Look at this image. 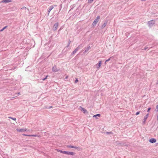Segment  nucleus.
<instances>
[{
	"label": "nucleus",
	"mask_w": 158,
	"mask_h": 158,
	"mask_svg": "<svg viewBox=\"0 0 158 158\" xmlns=\"http://www.w3.org/2000/svg\"><path fill=\"white\" fill-rule=\"evenodd\" d=\"M83 47V45L82 44L79 45L76 48L73 52L71 53V55H73L79 49Z\"/></svg>",
	"instance_id": "nucleus-1"
},
{
	"label": "nucleus",
	"mask_w": 158,
	"mask_h": 158,
	"mask_svg": "<svg viewBox=\"0 0 158 158\" xmlns=\"http://www.w3.org/2000/svg\"><path fill=\"white\" fill-rule=\"evenodd\" d=\"M100 19V16H98L95 19V20L93 22L92 25L93 26H95L96 25L97 23L99 21V20Z\"/></svg>",
	"instance_id": "nucleus-2"
},
{
	"label": "nucleus",
	"mask_w": 158,
	"mask_h": 158,
	"mask_svg": "<svg viewBox=\"0 0 158 158\" xmlns=\"http://www.w3.org/2000/svg\"><path fill=\"white\" fill-rule=\"evenodd\" d=\"M155 23V21L152 20L151 21H150L148 22V24L149 25V27H150L152 26L153 25H154Z\"/></svg>",
	"instance_id": "nucleus-3"
},
{
	"label": "nucleus",
	"mask_w": 158,
	"mask_h": 158,
	"mask_svg": "<svg viewBox=\"0 0 158 158\" xmlns=\"http://www.w3.org/2000/svg\"><path fill=\"white\" fill-rule=\"evenodd\" d=\"M58 24H59V23L57 22V23H55L54 25L53 26V28H52V30L53 31H56V30L57 27H58Z\"/></svg>",
	"instance_id": "nucleus-4"
},
{
	"label": "nucleus",
	"mask_w": 158,
	"mask_h": 158,
	"mask_svg": "<svg viewBox=\"0 0 158 158\" xmlns=\"http://www.w3.org/2000/svg\"><path fill=\"white\" fill-rule=\"evenodd\" d=\"M54 6H56V5H53L50 6L48 9V16L49 15V14L50 11L53 8Z\"/></svg>",
	"instance_id": "nucleus-5"
},
{
	"label": "nucleus",
	"mask_w": 158,
	"mask_h": 158,
	"mask_svg": "<svg viewBox=\"0 0 158 158\" xmlns=\"http://www.w3.org/2000/svg\"><path fill=\"white\" fill-rule=\"evenodd\" d=\"M64 154L68 155H73L75 154L73 152H67V151H64Z\"/></svg>",
	"instance_id": "nucleus-6"
},
{
	"label": "nucleus",
	"mask_w": 158,
	"mask_h": 158,
	"mask_svg": "<svg viewBox=\"0 0 158 158\" xmlns=\"http://www.w3.org/2000/svg\"><path fill=\"white\" fill-rule=\"evenodd\" d=\"M148 114L146 116H145L144 117V119L143 121V124H145V121L148 118Z\"/></svg>",
	"instance_id": "nucleus-7"
},
{
	"label": "nucleus",
	"mask_w": 158,
	"mask_h": 158,
	"mask_svg": "<svg viewBox=\"0 0 158 158\" xmlns=\"http://www.w3.org/2000/svg\"><path fill=\"white\" fill-rule=\"evenodd\" d=\"M52 70L54 72H57L59 71V70L57 69L56 66L53 67L52 68Z\"/></svg>",
	"instance_id": "nucleus-8"
},
{
	"label": "nucleus",
	"mask_w": 158,
	"mask_h": 158,
	"mask_svg": "<svg viewBox=\"0 0 158 158\" xmlns=\"http://www.w3.org/2000/svg\"><path fill=\"white\" fill-rule=\"evenodd\" d=\"M156 140L154 138H151L149 140V142L151 143H154L156 142Z\"/></svg>",
	"instance_id": "nucleus-9"
},
{
	"label": "nucleus",
	"mask_w": 158,
	"mask_h": 158,
	"mask_svg": "<svg viewBox=\"0 0 158 158\" xmlns=\"http://www.w3.org/2000/svg\"><path fill=\"white\" fill-rule=\"evenodd\" d=\"M21 9L23 10V11H25V12H28L29 11L28 9H27V8L25 7H24L21 8Z\"/></svg>",
	"instance_id": "nucleus-10"
},
{
	"label": "nucleus",
	"mask_w": 158,
	"mask_h": 158,
	"mask_svg": "<svg viewBox=\"0 0 158 158\" xmlns=\"http://www.w3.org/2000/svg\"><path fill=\"white\" fill-rule=\"evenodd\" d=\"M102 61H99L98 64L96 65V67L98 69H99L101 66Z\"/></svg>",
	"instance_id": "nucleus-11"
},
{
	"label": "nucleus",
	"mask_w": 158,
	"mask_h": 158,
	"mask_svg": "<svg viewBox=\"0 0 158 158\" xmlns=\"http://www.w3.org/2000/svg\"><path fill=\"white\" fill-rule=\"evenodd\" d=\"M11 1L10 0H3L0 3H7L10 2Z\"/></svg>",
	"instance_id": "nucleus-12"
},
{
	"label": "nucleus",
	"mask_w": 158,
	"mask_h": 158,
	"mask_svg": "<svg viewBox=\"0 0 158 158\" xmlns=\"http://www.w3.org/2000/svg\"><path fill=\"white\" fill-rule=\"evenodd\" d=\"M16 130L19 132L25 131H26V129H17Z\"/></svg>",
	"instance_id": "nucleus-13"
},
{
	"label": "nucleus",
	"mask_w": 158,
	"mask_h": 158,
	"mask_svg": "<svg viewBox=\"0 0 158 158\" xmlns=\"http://www.w3.org/2000/svg\"><path fill=\"white\" fill-rule=\"evenodd\" d=\"M107 21H105L104 22V23L102 25L101 28L102 29H103V28H104L105 27L106 25H107Z\"/></svg>",
	"instance_id": "nucleus-14"
},
{
	"label": "nucleus",
	"mask_w": 158,
	"mask_h": 158,
	"mask_svg": "<svg viewBox=\"0 0 158 158\" xmlns=\"http://www.w3.org/2000/svg\"><path fill=\"white\" fill-rule=\"evenodd\" d=\"M81 107V110L82 111L84 114L88 113V112L84 108H82Z\"/></svg>",
	"instance_id": "nucleus-15"
},
{
	"label": "nucleus",
	"mask_w": 158,
	"mask_h": 158,
	"mask_svg": "<svg viewBox=\"0 0 158 158\" xmlns=\"http://www.w3.org/2000/svg\"><path fill=\"white\" fill-rule=\"evenodd\" d=\"M91 49V47L90 46H89L87 48H86L85 49V51L84 52V53L85 52H87L89 50H90Z\"/></svg>",
	"instance_id": "nucleus-16"
},
{
	"label": "nucleus",
	"mask_w": 158,
	"mask_h": 158,
	"mask_svg": "<svg viewBox=\"0 0 158 158\" xmlns=\"http://www.w3.org/2000/svg\"><path fill=\"white\" fill-rule=\"evenodd\" d=\"M100 114H98L96 115H94L93 116V117H96L98 116L100 117Z\"/></svg>",
	"instance_id": "nucleus-17"
},
{
	"label": "nucleus",
	"mask_w": 158,
	"mask_h": 158,
	"mask_svg": "<svg viewBox=\"0 0 158 158\" xmlns=\"http://www.w3.org/2000/svg\"><path fill=\"white\" fill-rule=\"evenodd\" d=\"M7 27V26H6L4 27L2 29L0 30V32L3 31Z\"/></svg>",
	"instance_id": "nucleus-18"
},
{
	"label": "nucleus",
	"mask_w": 158,
	"mask_h": 158,
	"mask_svg": "<svg viewBox=\"0 0 158 158\" xmlns=\"http://www.w3.org/2000/svg\"><path fill=\"white\" fill-rule=\"evenodd\" d=\"M74 148H75L76 149H77L78 150L80 151L81 148L77 147V146H74Z\"/></svg>",
	"instance_id": "nucleus-19"
},
{
	"label": "nucleus",
	"mask_w": 158,
	"mask_h": 158,
	"mask_svg": "<svg viewBox=\"0 0 158 158\" xmlns=\"http://www.w3.org/2000/svg\"><path fill=\"white\" fill-rule=\"evenodd\" d=\"M106 134L107 135H110V134L113 135V133L112 132H106Z\"/></svg>",
	"instance_id": "nucleus-20"
},
{
	"label": "nucleus",
	"mask_w": 158,
	"mask_h": 158,
	"mask_svg": "<svg viewBox=\"0 0 158 158\" xmlns=\"http://www.w3.org/2000/svg\"><path fill=\"white\" fill-rule=\"evenodd\" d=\"M57 151L58 152H60L61 153H63V154H64V152L65 151H62V150H57Z\"/></svg>",
	"instance_id": "nucleus-21"
},
{
	"label": "nucleus",
	"mask_w": 158,
	"mask_h": 158,
	"mask_svg": "<svg viewBox=\"0 0 158 158\" xmlns=\"http://www.w3.org/2000/svg\"><path fill=\"white\" fill-rule=\"evenodd\" d=\"M94 0H88V3H91Z\"/></svg>",
	"instance_id": "nucleus-22"
},
{
	"label": "nucleus",
	"mask_w": 158,
	"mask_h": 158,
	"mask_svg": "<svg viewBox=\"0 0 158 158\" xmlns=\"http://www.w3.org/2000/svg\"><path fill=\"white\" fill-rule=\"evenodd\" d=\"M112 58V57H111L110 58H109L107 60H106V61H105V64H106V62L109 61H110V59H111Z\"/></svg>",
	"instance_id": "nucleus-23"
},
{
	"label": "nucleus",
	"mask_w": 158,
	"mask_h": 158,
	"mask_svg": "<svg viewBox=\"0 0 158 158\" xmlns=\"http://www.w3.org/2000/svg\"><path fill=\"white\" fill-rule=\"evenodd\" d=\"M67 147L68 148H74V146H71V145H68L67 146Z\"/></svg>",
	"instance_id": "nucleus-24"
},
{
	"label": "nucleus",
	"mask_w": 158,
	"mask_h": 158,
	"mask_svg": "<svg viewBox=\"0 0 158 158\" xmlns=\"http://www.w3.org/2000/svg\"><path fill=\"white\" fill-rule=\"evenodd\" d=\"M9 118H11L12 119H13V120H16V118H13L12 117H8Z\"/></svg>",
	"instance_id": "nucleus-25"
},
{
	"label": "nucleus",
	"mask_w": 158,
	"mask_h": 158,
	"mask_svg": "<svg viewBox=\"0 0 158 158\" xmlns=\"http://www.w3.org/2000/svg\"><path fill=\"white\" fill-rule=\"evenodd\" d=\"M156 112H157L158 111V105H157L156 106Z\"/></svg>",
	"instance_id": "nucleus-26"
},
{
	"label": "nucleus",
	"mask_w": 158,
	"mask_h": 158,
	"mask_svg": "<svg viewBox=\"0 0 158 158\" xmlns=\"http://www.w3.org/2000/svg\"><path fill=\"white\" fill-rule=\"evenodd\" d=\"M48 77V75H47L46 77L44 78V79H43V81H44L47 78V77Z\"/></svg>",
	"instance_id": "nucleus-27"
},
{
	"label": "nucleus",
	"mask_w": 158,
	"mask_h": 158,
	"mask_svg": "<svg viewBox=\"0 0 158 158\" xmlns=\"http://www.w3.org/2000/svg\"><path fill=\"white\" fill-rule=\"evenodd\" d=\"M78 81V79L77 78H76V80L75 81V83H77Z\"/></svg>",
	"instance_id": "nucleus-28"
},
{
	"label": "nucleus",
	"mask_w": 158,
	"mask_h": 158,
	"mask_svg": "<svg viewBox=\"0 0 158 158\" xmlns=\"http://www.w3.org/2000/svg\"><path fill=\"white\" fill-rule=\"evenodd\" d=\"M29 136H34V137H35L36 136L35 135H28Z\"/></svg>",
	"instance_id": "nucleus-29"
},
{
	"label": "nucleus",
	"mask_w": 158,
	"mask_h": 158,
	"mask_svg": "<svg viewBox=\"0 0 158 158\" xmlns=\"http://www.w3.org/2000/svg\"><path fill=\"white\" fill-rule=\"evenodd\" d=\"M151 109V108H150V107L148 108V109L147 112H149V111Z\"/></svg>",
	"instance_id": "nucleus-30"
},
{
	"label": "nucleus",
	"mask_w": 158,
	"mask_h": 158,
	"mask_svg": "<svg viewBox=\"0 0 158 158\" xmlns=\"http://www.w3.org/2000/svg\"><path fill=\"white\" fill-rule=\"evenodd\" d=\"M139 113H140L139 111L137 112L136 113V115H138L139 114Z\"/></svg>",
	"instance_id": "nucleus-31"
},
{
	"label": "nucleus",
	"mask_w": 158,
	"mask_h": 158,
	"mask_svg": "<svg viewBox=\"0 0 158 158\" xmlns=\"http://www.w3.org/2000/svg\"><path fill=\"white\" fill-rule=\"evenodd\" d=\"M15 94H18V95H20V92H19V93H16Z\"/></svg>",
	"instance_id": "nucleus-32"
},
{
	"label": "nucleus",
	"mask_w": 158,
	"mask_h": 158,
	"mask_svg": "<svg viewBox=\"0 0 158 158\" xmlns=\"http://www.w3.org/2000/svg\"><path fill=\"white\" fill-rule=\"evenodd\" d=\"M70 43H71V41L70 40H69V42H68V44H70Z\"/></svg>",
	"instance_id": "nucleus-33"
},
{
	"label": "nucleus",
	"mask_w": 158,
	"mask_h": 158,
	"mask_svg": "<svg viewBox=\"0 0 158 158\" xmlns=\"http://www.w3.org/2000/svg\"><path fill=\"white\" fill-rule=\"evenodd\" d=\"M69 45H70V44H68V45H67L66 47H68L69 46Z\"/></svg>",
	"instance_id": "nucleus-34"
},
{
	"label": "nucleus",
	"mask_w": 158,
	"mask_h": 158,
	"mask_svg": "<svg viewBox=\"0 0 158 158\" xmlns=\"http://www.w3.org/2000/svg\"><path fill=\"white\" fill-rule=\"evenodd\" d=\"M148 48V47H145V48H144V49L145 50H146V49H147Z\"/></svg>",
	"instance_id": "nucleus-35"
},
{
	"label": "nucleus",
	"mask_w": 158,
	"mask_h": 158,
	"mask_svg": "<svg viewBox=\"0 0 158 158\" xmlns=\"http://www.w3.org/2000/svg\"><path fill=\"white\" fill-rule=\"evenodd\" d=\"M68 78V76H66L65 77V79H67V78Z\"/></svg>",
	"instance_id": "nucleus-36"
},
{
	"label": "nucleus",
	"mask_w": 158,
	"mask_h": 158,
	"mask_svg": "<svg viewBox=\"0 0 158 158\" xmlns=\"http://www.w3.org/2000/svg\"><path fill=\"white\" fill-rule=\"evenodd\" d=\"M23 135H25V136H28V135H25V134H23Z\"/></svg>",
	"instance_id": "nucleus-37"
},
{
	"label": "nucleus",
	"mask_w": 158,
	"mask_h": 158,
	"mask_svg": "<svg viewBox=\"0 0 158 158\" xmlns=\"http://www.w3.org/2000/svg\"><path fill=\"white\" fill-rule=\"evenodd\" d=\"M52 107V106H50V107H49V108H51V107Z\"/></svg>",
	"instance_id": "nucleus-38"
},
{
	"label": "nucleus",
	"mask_w": 158,
	"mask_h": 158,
	"mask_svg": "<svg viewBox=\"0 0 158 158\" xmlns=\"http://www.w3.org/2000/svg\"><path fill=\"white\" fill-rule=\"evenodd\" d=\"M17 95V94H15V96Z\"/></svg>",
	"instance_id": "nucleus-39"
},
{
	"label": "nucleus",
	"mask_w": 158,
	"mask_h": 158,
	"mask_svg": "<svg viewBox=\"0 0 158 158\" xmlns=\"http://www.w3.org/2000/svg\"><path fill=\"white\" fill-rule=\"evenodd\" d=\"M60 30H59L58 31H60Z\"/></svg>",
	"instance_id": "nucleus-40"
},
{
	"label": "nucleus",
	"mask_w": 158,
	"mask_h": 158,
	"mask_svg": "<svg viewBox=\"0 0 158 158\" xmlns=\"http://www.w3.org/2000/svg\"><path fill=\"white\" fill-rule=\"evenodd\" d=\"M96 119H98V118H97V117H96Z\"/></svg>",
	"instance_id": "nucleus-41"
}]
</instances>
